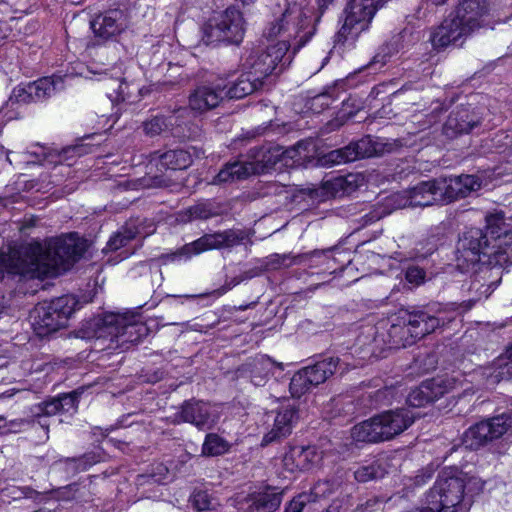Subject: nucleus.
<instances>
[{"label":"nucleus","mask_w":512,"mask_h":512,"mask_svg":"<svg viewBox=\"0 0 512 512\" xmlns=\"http://www.w3.org/2000/svg\"><path fill=\"white\" fill-rule=\"evenodd\" d=\"M85 243L75 234L60 237L51 242L45 253L41 247L24 250L8 248L0 250V279L5 273L29 278L55 276L69 269L85 252Z\"/></svg>","instance_id":"nucleus-1"},{"label":"nucleus","mask_w":512,"mask_h":512,"mask_svg":"<svg viewBox=\"0 0 512 512\" xmlns=\"http://www.w3.org/2000/svg\"><path fill=\"white\" fill-rule=\"evenodd\" d=\"M455 318V311L445 309L401 311L396 317L375 327L374 342L382 343L388 348L406 347L437 329L444 328Z\"/></svg>","instance_id":"nucleus-2"},{"label":"nucleus","mask_w":512,"mask_h":512,"mask_svg":"<svg viewBox=\"0 0 512 512\" xmlns=\"http://www.w3.org/2000/svg\"><path fill=\"white\" fill-rule=\"evenodd\" d=\"M86 339L109 340V349H128L148 333L146 325L137 315L108 313L86 321L81 330Z\"/></svg>","instance_id":"nucleus-3"},{"label":"nucleus","mask_w":512,"mask_h":512,"mask_svg":"<svg viewBox=\"0 0 512 512\" xmlns=\"http://www.w3.org/2000/svg\"><path fill=\"white\" fill-rule=\"evenodd\" d=\"M484 483L480 478L450 467L443 469L433 485L426 493L429 504H434L439 512H456L465 494L478 493Z\"/></svg>","instance_id":"nucleus-4"},{"label":"nucleus","mask_w":512,"mask_h":512,"mask_svg":"<svg viewBox=\"0 0 512 512\" xmlns=\"http://www.w3.org/2000/svg\"><path fill=\"white\" fill-rule=\"evenodd\" d=\"M315 26L312 24L310 10L305 6V0L288 2L281 16L275 19L264 30L267 38L280 37L278 42L287 41V50L294 41L295 48L304 46L314 35Z\"/></svg>","instance_id":"nucleus-5"},{"label":"nucleus","mask_w":512,"mask_h":512,"mask_svg":"<svg viewBox=\"0 0 512 512\" xmlns=\"http://www.w3.org/2000/svg\"><path fill=\"white\" fill-rule=\"evenodd\" d=\"M415 419L416 415L409 408L389 410L355 425L351 436L358 442L388 441L408 429Z\"/></svg>","instance_id":"nucleus-6"},{"label":"nucleus","mask_w":512,"mask_h":512,"mask_svg":"<svg viewBox=\"0 0 512 512\" xmlns=\"http://www.w3.org/2000/svg\"><path fill=\"white\" fill-rule=\"evenodd\" d=\"M77 305L78 301L73 295H63L49 302L39 303L30 315L35 333L39 337H45L65 328Z\"/></svg>","instance_id":"nucleus-7"},{"label":"nucleus","mask_w":512,"mask_h":512,"mask_svg":"<svg viewBox=\"0 0 512 512\" xmlns=\"http://www.w3.org/2000/svg\"><path fill=\"white\" fill-rule=\"evenodd\" d=\"M244 33L243 15L231 6L204 25L202 41L206 45L221 41L239 44L243 40Z\"/></svg>","instance_id":"nucleus-8"},{"label":"nucleus","mask_w":512,"mask_h":512,"mask_svg":"<svg viewBox=\"0 0 512 512\" xmlns=\"http://www.w3.org/2000/svg\"><path fill=\"white\" fill-rule=\"evenodd\" d=\"M385 0H350L345 9V19L335 35V42L343 43L349 38L355 39L367 30L378 9Z\"/></svg>","instance_id":"nucleus-9"},{"label":"nucleus","mask_w":512,"mask_h":512,"mask_svg":"<svg viewBox=\"0 0 512 512\" xmlns=\"http://www.w3.org/2000/svg\"><path fill=\"white\" fill-rule=\"evenodd\" d=\"M245 238L241 230L228 229L215 233L204 234L195 241L184 245L177 251L161 256L163 263L174 261L180 257L189 258L212 249L232 248L239 245Z\"/></svg>","instance_id":"nucleus-10"},{"label":"nucleus","mask_w":512,"mask_h":512,"mask_svg":"<svg viewBox=\"0 0 512 512\" xmlns=\"http://www.w3.org/2000/svg\"><path fill=\"white\" fill-rule=\"evenodd\" d=\"M287 53V41L277 42L268 46L266 49H254L245 58L243 66L252 75L260 78L261 82L272 74L280 73L289 58H285Z\"/></svg>","instance_id":"nucleus-11"},{"label":"nucleus","mask_w":512,"mask_h":512,"mask_svg":"<svg viewBox=\"0 0 512 512\" xmlns=\"http://www.w3.org/2000/svg\"><path fill=\"white\" fill-rule=\"evenodd\" d=\"M394 146L395 144L393 143H382L373 140L371 136H366L343 148L330 151L324 156V161L326 164L331 165L353 162L361 158L379 155L383 152H391Z\"/></svg>","instance_id":"nucleus-12"},{"label":"nucleus","mask_w":512,"mask_h":512,"mask_svg":"<svg viewBox=\"0 0 512 512\" xmlns=\"http://www.w3.org/2000/svg\"><path fill=\"white\" fill-rule=\"evenodd\" d=\"M510 417L502 414L471 426L463 435L466 448L476 450L488 441L501 437L510 427Z\"/></svg>","instance_id":"nucleus-13"},{"label":"nucleus","mask_w":512,"mask_h":512,"mask_svg":"<svg viewBox=\"0 0 512 512\" xmlns=\"http://www.w3.org/2000/svg\"><path fill=\"white\" fill-rule=\"evenodd\" d=\"M490 245L487 235L480 228H470L459 238L457 244V260L467 264H475L488 260Z\"/></svg>","instance_id":"nucleus-14"},{"label":"nucleus","mask_w":512,"mask_h":512,"mask_svg":"<svg viewBox=\"0 0 512 512\" xmlns=\"http://www.w3.org/2000/svg\"><path fill=\"white\" fill-rule=\"evenodd\" d=\"M250 153L251 161H235L227 163L214 177L212 183L221 184L229 181L240 180L251 174H258L262 172L266 164L270 161L266 160L265 152L262 148H255L251 149Z\"/></svg>","instance_id":"nucleus-15"},{"label":"nucleus","mask_w":512,"mask_h":512,"mask_svg":"<svg viewBox=\"0 0 512 512\" xmlns=\"http://www.w3.org/2000/svg\"><path fill=\"white\" fill-rule=\"evenodd\" d=\"M218 412L208 402L202 400H187L176 414V423H190L199 430H209L217 423Z\"/></svg>","instance_id":"nucleus-16"},{"label":"nucleus","mask_w":512,"mask_h":512,"mask_svg":"<svg viewBox=\"0 0 512 512\" xmlns=\"http://www.w3.org/2000/svg\"><path fill=\"white\" fill-rule=\"evenodd\" d=\"M493 241L494 244L490 246V252H485V255H488V260L483 261L484 266L481 268V273L492 274L495 270L497 275H502L504 266L512 264V230L497 235Z\"/></svg>","instance_id":"nucleus-17"},{"label":"nucleus","mask_w":512,"mask_h":512,"mask_svg":"<svg viewBox=\"0 0 512 512\" xmlns=\"http://www.w3.org/2000/svg\"><path fill=\"white\" fill-rule=\"evenodd\" d=\"M472 33L452 13L436 27L430 37L436 49H443L465 40Z\"/></svg>","instance_id":"nucleus-18"},{"label":"nucleus","mask_w":512,"mask_h":512,"mask_svg":"<svg viewBox=\"0 0 512 512\" xmlns=\"http://www.w3.org/2000/svg\"><path fill=\"white\" fill-rule=\"evenodd\" d=\"M438 180L443 204L465 198L481 188V181L474 175L440 177Z\"/></svg>","instance_id":"nucleus-19"},{"label":"nucleus","mask_w":512,"mask_h":512,"mask_svg":"<svg viewBox=\"0 0 512 512\" xmlns=\"http://www.w3.org/2000/svg\"><path fill=\"white\" fill-rule=\"evenodd\" d=\"M405 194L406 202L404 205L411 207H426L435 204H443L438 178L420 182L407 190Z\"/></svg>","instance_id":"nucleus-20"},{"label":"nucleus","mask_w":512,"mask_h":512,"mask_svg":"<svg viewBox=\"0 0 512 512\" xmlns=\"http://www.w3.org/2000/svg\"><path fill=\"white\" fill-rule=\"evenodd\" d=\"M94 35L102 40L113 39L125 29L123 12L118 9L97 15L90 23Z\"/></svg>","instance_id":"nucleus-21"},{"label":"nucleus","mask_w":512,"mask_h":512,"mask_svg":"<svg viewBox=\"0 0 512 512\" xmlns=\"http://www.w3.org/2000/svg\"><path fill=\"white\" fill-rule=\"evenodd\" d=\"M85 148L82 145L69 146L60 151L48 150L40 147L39 151H28L23 155H34L39 162H48L50 164L60 165V172L68 170L73 164L74 159L82 156Z\"/></svg>","instance_id":"nucleus-22"},{"label":"nucleus","mask_w":512,"mask_h":512,"mask_svg":"<svg viewBox=\"0 0 512 512\" xmlns=\"http://www.w3.org/2000/svg\"><path fill=\"white\" fill-rule=\"evenodd\" d=\"M487 11V0H461L452 14L473 33L482 26Z\"/></svg>","instance_id":"nucleus-23"},{"label":"nucleus","mask_w":512,"mask_h":512,"mask_svg":"<svg viewBox=\"0 0 512 512\" xmlns=\"http://www.w3.org/2000/svg\"><path fill=\"white\" fill-rule=\"evenodd\" d=\"M224 97V88L220 84L201 85L190 94L189 107L203 113L217 107Z\"/></svg>","instance_id":"nucleus-24"},{"label":"nucleus","mask_w":512,"mask_h":512,"mask_svg":"<svg viewBox=\"0 0 512 512\" xmlns=\"http://www.w3.org/2000/svg\"><path fill=\"white\" fill-rule=\"evenodd\" d=\"M297 418V410L293 405L283 406L275 416L272 429L263 437L262 445H268L288 436Z\"/></svg>","instance_id":"nucleus-25"},{"label":"nucleus","mask_w":512,"mask_h":512,"mask_svg":"<svg viewBox=\"0 0 512 512\" xmlns=\"http://www.w3.org/2000/svg\"><path fill=\"white\" fill-rule=\"evenodd\" d=\"M447 392L444 381L440 378L432 379L413 389L407 396V404L410 407H421L435 401Z\"/></svg>","instance_id":"nucleus-26"},{"label":"nucleus","mask_w":512,"mask_h":512,"mask_svg":"<svg viewBox=\"0 0 512 512\" xmlns=\"http://www.w3.org/2000/svg\"><path fill=\"white\" fill-rule=\"evenodd\" d=\"M478 123L467 108L461 107L450 113L443 126V133L449 138H454L469 133Z\"/></svg>","instance_id":"nucleus-27"},{"label":"nucleus","mask_w":512,"mask_h":512,"mask_svg":"<svg viewBox=\"0 0 512 512\" xmlns=\"http://www.w3.org/2000/svg\"><path fill=\"white\" fill-rule=\"evenodd\" d=\"M264 82L260 81V78L252 75L248 70L241 74L237 80L231 82L229 85H225L224 96L229 99H242L253 92L261 89Z\"/></svg>","instance_id":"nucleus-28"},{"label":"nucleus","mask_w":512,"mask_h":512,"mask_svg":"<svg viewBox=\"0 0 512 512\" xmlns=\"http://www.w3.org/2000/svg\"><path fill=\"white\" fill-rule=\"evenodd\" d=\"M275 366L282 369L281 364H276L271 358L261 355L243 365V371L250 372L251 382L255 386H263Z\"/></svg>","instance_id":"nucleus-29"},{"label":"nucleus","mask_w":512,"mask_h":512,"mask_svg":"<svg viewBox=\"0 0 512 512\" xmlns=\"http://www.w3.org/2000/svg\"><path fill=\"white\" fill-rule=\"evenodd\" d=\"M317 257H323L321 252H307L301 254H272L266 258L264 269H279V268H288L293 265H300L304 263L306 260H313Z\"/></svg>","instance_id":"nucleus-30"},{"label":"nucleus","mask_w":512,"mask_h":512,"mask_svg":"<svg viewBox=\"0 0 512 512\" xmlns=\"http://www.w3.org/2000/svg\"><path fill=\"white\" fill-rule=\"evenodd\" d=\"M106 87L112 89V93H108L111 102H134L137 96L134 97V92H141V89L135 83H128L124 78H106Z\"/></svg>","instance_id":"nucleus-31"},{"label":"nucleus","mask_w":512,"mask_h":512,"mask_svg":"<svg viewBox=\"0 0 512 512\" xmlns=\"http://www.w3.org/2000/svg\"><path fill=\"white\" fill-rule=\"evenodd\" d=\"M30 85V93H33L35 101H42L64 89V82L60 76L44 77Z\"/></svg>","instance_id":"nucleus-32"},{"label":"nucleus","mask_w":512,"mask_h":512,"mask_svg":"<svg viewBox=\"0 0 512 512\" xmlns=\"http://www.w3.org/2000/svg\"><path fill=\"white\" fill-rule=\"evenodd\" d=\"M282 501L281 493L266 491L254 495L246 508V512H274Z\"/></svg>","instance_id":"nucleus-33"},{"label":"nucleus","mask_w":512,"mask_h":512,"mask_svg":"<svg viewBox=\"0 0 512 512\" xmlns=\"http://www.w3.org/2000/svg\"><path fill=\"white\" fill-rule=\"evenodd\" d=\"M323 188L332 197H342L355 191L357 188V176L349 174L347 176L332 177L323 182Z\"/></svg>","instance_id":"nucleus-34"},{"label":"nucleus","mask_w":512,"mask_h":512,"mask_svg":"<svg viewBox=\"0 0 512 512\" xmlns=\"http://www.w3.org/2000/svg\"><path fill=\"white\" fill-rule=\"evenodd\" d=\"M191 161V156L187 151L182 149L169 150L159 156L157 166L170 170L168 175L172 176L174 171L187 168Z\"/></svg>","instance_id":"nucleus-35"},{"label":"nucleus","mask_w":512,"mask_h":512,"mask_svg":"<svg viewBox=\"0 0 512 512\" xmlns=\"http://www.w3.org/2000/svg\"><path fill=\"white\" fill-rule=\"evenodd\" d=\"M338 358H326L316 362L313 365L306 366L313 384L316 386L324 383L330 376H332L338 366Z\"/></svg>","instance_id":"nucleus-36"},{"label":"nucleus","mask_w":512,"mask_h":512,"mask_svg":"<svg viewBox=\"0 0 512 512\" xmlns=\"http://www.w3.org/2000/svg\"><path fill=\"white\" fill-rule=\"evenodd\" d=\"M491 369L489 380L492 383H498L512 378V346L493 361Z\"/></svg>","instance_id":"nucleus-37"},{"label":"nucleus","mask_w":512,"mask_h":512,"mask_svg":"<svg viewBox=\"0 0 512 512\" xmlns=\"http://www.w3.org/2000/svg\"><path fill=\"white\" fill-rule=\"evenodd\" d=\"M186 112L185 108H179L168 118L164 116H155L143 123L144 131L147 135L153 137L160 135L162 132L170 130L176 122V118L182 116Z\"/></svg>","instance_id":"nucleus-38"},{"label":"nucleus","mask_w":512,"mask_h":512,"mask_svg":"<svg viewBox=\"0 0 512 512\" xmlns=\"http://www.w3.org/2000/svg\"><path fill=\"white\" fill-rule=\"evenodd\" d=\"M483 276L481 278H490L493 277L489 283H482L480 279L475 278L471 281L470 284V290L475 292V296L469 299V302H476L481 300L482 298H488L489 295L494 291V289L498 286V284L501 281L502 275H497L495 273V270H493L492 274L488 273L485 275L482 273Z\"/></svg>","instance_id":"nucleus-39"},{"label":"nucleus","mask_w":512,"mask_h":512,"mask_svg":"<svg viewBox=\"0 0 512 512\" xmlns=\"http://www.w3.org/2000/svg\"><path fill=\"white\" fill-rule=\"evenodd\" d=\"M386 473V460L381 458L368 465L359 467L354 472V477L358 482H367L382 478Z\"/></svg>","instance_id":"nucleus-40"},{"label":"nucleus","mask_w":512,"mask_h":512,"mask_svg":"<svg viewBox=\"0 0 512 512\" xmlns=\"http://www.w3.org/2000/svg\"><path fill=\"white\" fill-rule=\"evenodd\" d=\"M31 413L42 428L48 430L49 423L46 419H42L45 416H52L61 413L58 397L44 401L32 407Z\"/></svg>","instance_id":"nucleus-41"},{"label":"nucleus","mask_w":512,"mask_h":512,"mask_svg":"<svg viewBox=\"0 0 512 512\" xmlns=\"http://www.w3.org/2000/svg\"><path fill=\"white\" fill-rule=\"evenodd\" d=\"M313 387H315V385L305 367L293 375L289 385L291 395L297 398L310 391Z\"/></svg>","instance_id":"nucleus-42"},{"label":"nucleus","mask_w":512,"mask_h":512,"mask_svg":"<svg viewBox=\"0 0 512 512\" xmlns=\"http://www.w3.org/2000/svg\"><path fill=\"white\" fill-rule=\"evenodd\" d=\"M230 444L218 434L209 433L206 435L202 445V455L219 456L229 451Z\"/></svg>","instance_id":"nucleus-43"},{"label":"nucleus","mask_w":512,"mask_h":512,"mask_svg":"<svg viewBox=\"0 0 512 512\" xmlns=\"http://www.w3.org/2000/svg\"><path fill=\"white\" fill-rule=\"evenodd\" d=\"M321 459L317 449L312 446L298 447L297 466L299 470H309Z\"/></svg>","instance_id":"nucleus-44"},{"label":"nucleus","mask_w":512,"mask_h":512,"mask_svg":"<svg viewBox=\"0 0 512 512\" xmlns=\"http://www.w3.org/2000/svg\"><path fill=\"white\" fill-rule=\"evenodd\" d=\"M505 226L504 212L499 211L486 216V229L493 239L497 237V235H501L506 231Z\"/></svg>","instance_id":"nucleus-45"},{"label":"nucleus","mask_w":512,"mask_h":512,"mask_svg":"<svg viewBox=\"0 0 512 512\" xmlns=\"http://www.w3.org/2000/svg\"><path fill=\"white\" fill-rule=\"evenodd\" d=\"M33 93H30V85L17 86L13 89L11 96L6 102V108H13L16 104H28L34 102Z\"/></svg>","instance_id":"nucleus-46"},{"label":"nucleus","mask_w":512,"mask_h":512,"mask_svg":"<svg viewBox=\"0 0 512 512\" xmlns=\"http://www.w3.org/2000/svg\"><path fill=\"white\" fill-rule=\"evenodd\" d=\"M98 462V457L95 454H85L79 458H72L66 460L67 470L74 473L87 470L93 464Z\"/></svg>","instance_id":"nucleus-47"},{"label":"nucleus","mask_w":512,"mask_h":512,"mask_svg":"<svg viewBox=\"0 0 512 512\" xmlns=\"http://www.w3.org/2000/svg\"><path fill=\"white\" fill-rule=\"evenodd\" d=\"M193 506L198 511H206L215 509L218 505L216 499H214L207 491H196L192 496Z\"/></svg>","instance_id":"nucleus-48"},{"label":"nucleus","mask_w":512,"mask_h":512,"mask_svg":"<svg viewBox=\"0 0 512 512\" xmlns=\"http://www.w3.org/2000/svg\"><path fill=\"white\" fill-rule=\"evenodd\" d=\"M138 233V231H132L131 229H126L124 232H118L109 239L106 249L108 251H116L121 247H124Z\"/></svg>","instance_id":"nucleus-49"},{"label":"nucleus","mask_w":512,"mask_h":512,"mask_svg":"<svg viewBox=\"0 0 512 512\" xmlns=\"http://www.w3.org/2000/svg\"><path fill=\"white\" fill-rule=\"evenodd\" d=\"M78 397L79 394L75 391L59 395L58 401L61 413L74 414L78 408Z\"/></svg>","instance_id":"nucleus-50"},{"label":"nucleus","mask_w":512,"mask_h":512,"mask_svg":"<svg viewBox=\"0 0 512 512\" xmlns=\"http://www.w3.org/2000/svg\"><path fill=\"white\" fill-rule=\"evenodd\" d=\"M188 212L191 219L206 220L217 215V212L213 210L211 204L209 203H199L191 206L188 209Z\"/></svg>","instance_id":"nucleus-51"},{"label":"nucleus","mask_w":512,"mask_h":512,"mask_svg":"<svg viewBox=\"0 0 512 512\" xmlns=\"http://www.w3.org/2000/svg\"><path fill=\"white\" fill-rule=\"evenodd\" d=\"M151 172H148V176L143 179V186L147 188H170L174 183H171V175H154L150 176Z\"/></svg>","instance_id":"nucleus-52"},{"label":"nucleus","mask_w":512,"mask_h":512,"mask_svg":"<svg viewBox=\"0 0 512 512\" xmlns=\"http://www.w3.org/2000/svg\"><path fill=\"white\" fill-rule=\"evenodd\" d=\"M426 273L425 271L420 268L419 266L410 265L407 267L405 271V278L406 280L416 286L421 285L424 283Z\"/></svg>","instance_id":"nucleus-53"},{"label":"nucleus","mask_w":512,"mask_h":512,"mask_svg":"<svg viewBox=\"0 0 512 512\" xmlns=\"http://www.w3.org/2000/svg\"><path fill=\"white\" fill-rule=\"evenodd\" d=\"M374 400L376 404L387 405L390 404L395 397V389L393 387H384L374 393Z\"/></svg>","instance_id":"nucleus-54"},{"label":"nucleus","mask_w":512,"mask_h":512,"mask_svg":"<svg viewBox=\"0 0 512 512\" xmlns=\"http://www.w3.org/2000/svg\"><path fill=\"white\" fill-rule=\"evenodd\" d=\"M37 423L36 419L32 415L30 419L19 418L9 421L7 428L13 433L23 431L28 426H34Z\"/></svg>","instance_id":"nucleus-55"},{"label":"nucleus","mask_w":512,"mask_h":512,"mask_svg":"<svg viewBox=\"0 0 512 512\" xmlns=\"http://www.w3.org/2000/svg\"><path fill=\"white\" fill-rule=\"evenodd\" d=\"M263 271H265L264 267L263 268L262 267H253L251 269H248V270L244 271L238 277L233 278L229 283V288L238 285L242 281L257 277V276L261 275L263 273Z\"/></svg>","instance_id":"nucleus-56"},{"label":"nucleus","mask_w":512,"mask_h":512,"mask_svg":"<svg viewBox=\"0 0 512 512\" xmlns=\"http://www.w3.org/2000/svg\"><path fill=\"white\" fill-rule=\"evenodd\" d=\"M333 251H334V249H331V248L327 249V250H314L313 252H321L323 254V257H317V258H314L313 260H306L301 265H306L310 268L327 265L330 260L335 261V258H330V256H329V254Z\"/></svg>","instance_id":"nucleus-57"},{"label":"nucleus","mask_w":512,"mask_h":512,"mask_svg":"<svg viewBox=\"0 0 512 512\" xmlns=\"http://www.w3.org/2000/svg\"><path fill=\"white\" fill-rule=\"evenodd\" d=\"M297 459H298V447L291 448L283 458V464L284 467L293 472L295 470H299L297 466Z\"/></svg>","instance_id":"nucleus-58"},{"label":"nucleus","mask_w":512,"mask_h":512,"mask_svg":"<svg viewBox=\"0 0 512 512\" xmlns=\"http://www.w3.org/2000/svg\"><path fill=\"white\" fill-rule=\"evenodd\" d=\"M406 512H439V510L434 507V504H429L427 501V495L425 494L421 506L414 507L410 510H407Z\"/></svg>","instance_id":"nucleus-59"},{"label":"nucleus","mask_w":512,"mask_h":512,"mask_svg":"<svg viewBox=\"0 0 512 512\" xmlns=\"http://www.w3.org/2000/svg\"><path fill=\"white\" fill-rule=\"evenodd\" d=\"M305 507L304 501L299 498L293 499L285 509V512H302Z\"/></svg>","instance_id":"nucleus-60"},{"label":"nucleus","mask_w":512,"mask_h":512,"mask_svg":"<svg viewBox=\"0 0 512 512\" xmlns=\"http://www.w3.org/2000/svg\"><path fill=\"white\" fill-rule=\"evenodd\" d=\"M389 48L388 47H382L381 51L378 52L372 62H371V65H376V64H380L381 66L385 65V63L387 62V57H388V51Z\"/></svg>","instance_id":"nucleus-61"},{"label":"nucleus","mask_w":512,"mask_h":512,"mask_svg":"<svg viewBox=\"0 0 512 512\" xmlns=\"http://www.w3.org/2000/svg\"><path fill=\"white\" fill-rule=\"evenodd\" d=\"M335 0H316L319 16L318 18L323 15V13L326 11V9L329 8L330 5L334 3Z\"/></svg>","instance_id":"nucleus-62"},{"label":"nucleus","mask_w":512,"mask_h":512,"mask_svg":"<svg viewBox=\"0 0 512 512\" xmlns=\"http://www.w3.org/2000/svg\"><path fill=\"white\" fill-rule=\"evenodd\" d=\"M428 245L429 247L426 251L422 252L420 249L418 250V253L420 254L421 257H426L436 250V244L434 242H428Z\"/></svg>","instance_id":"nucleus-63"},{"label":"nucleus","mask_w":512,"mask_h":512,"mask_svg":"<svg viewBox=\"0 0 512 512\" xmlns=\"http://www.w3.org/2000/svg\"><path fill=\"white\" fill-rule=\"evenodd\" d=\"M3 155H5L6 161H8L10 164H12V161L9 158V151H5L4 147L0 146V157H2Z\"/></svg>","instance_id":"nucleus-64"}]
</instances>
